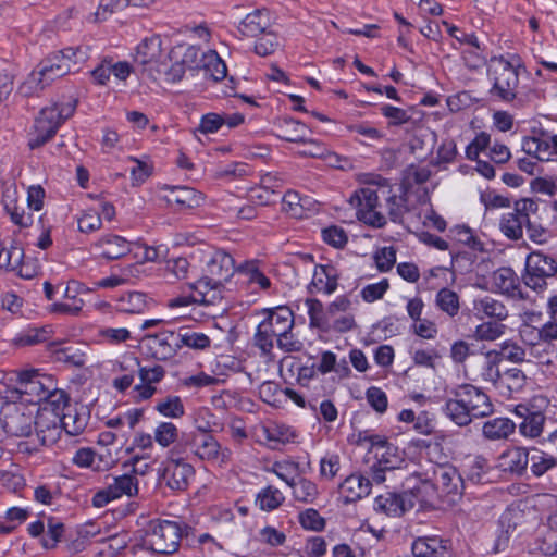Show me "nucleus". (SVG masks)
<instances>
[{
  "label": "nucleus",
  "instance_id": "nucleus-1",
  "mask_svg": "<svg viewBox=\"0 0 557 557\" xmlns=\"http://www.w3.org/2000/svg\"><path fill=\"white\" fill-rule=\"evenodd\" d=\"M448 393L442 410L458 426H468L473 420L488 417L494 411L490 397L472 384H460Z\"/></svg>",
  "mask_w": 557,
  "mask_h": 557
},
{
  "label": "nucleus",
  "instance_id": "nucleus-2",
  "mask_svg": "<svg viewBox=\"0 0 557 557\" xmlns=\"http://www.w3.org/2000/svg\"><path fill=\"white\" fill-rule=\"evenodd\" d=\"M193 531L182 519H152L145 532V546L159 555H172L177 552L183 537Z\"/></svg>",
  "mask_w": 557,
  "mask_h": 557
},
{
  "label": "nucleus",
  "instance_id": "nucleus-3",
  "mask_svg": "<svg viewBox=\"0 0 557 557\" xmlns=\"http://www.w3.org/2000/svg\"><path fill=\"white\" fill-rule=\"evenodd\" d=\"M76 106L77 100L74 99L66 103L54 102L42 108L28 134V148L36 150L50 141L61 125L75 113Z\"/></svg>",
  "mask_w": 557,
  "mask_h": 557
},
{
  "label": "nucleus",
  "instance_id": "nucleus-4",
  "mask_svg": "<svg viewBox=\"0 0 557 557\" xmlns=\"http://www.w3.org/2000/svg\"><path fill=\"white\" fill-rule=\"evenodd\" d=\"M487 78L492 83L488 94L492 99L511 103L517 99L519 72L504 57H493L487 65Z\"/></svg>",
  "mask_w": 557,
  "mask_h": 557
},
{
  "label": "nucleus",
  "instance_id": "nucleus-5",
  "mask_svg": "<svg viewBox=\"0 0 557 557\" xmlns=\"http://www.w3.org/2000/svg\"><path fill=\"white\" fill-rule=\"evenodd\" d=\"M86 59L87 53L82 48L69 47L49 54L38 64L37 69L46 83L51 85L55 79L78 71V64L85 62Z\"/></svg>",
  "mask_w": 557,
  "mask_h": 557
},
{
  "label": "nucleus",
  "instance_id": "nucleus-6",
  "mask_svg": "<svg viewBox=\"0 0 557 557\" xmlns=\"http://www.w3.org/2000/svg\"><path fill=\"white\" fill-rule=\"evenodd\" d=\"M383 177H377L375 182L376 187L370 184L356 190L350 197V203L357 208V218L359 221L375 227L382 228L386 225V218L376 211L379 199L381 196V184Z\"/></svg>",
  "mask_w": 557,
  "mask_h": 557
},
{
  "label": "nucleus",
  "instance_id": "nucleus-7",
  "mask_svg": "<svg viewBox=\"0 0 557 557\" xmlns=\"http://www.w3.org/2000/svg\"><path fill=\"white\" fill-rule=\"evenodd\" d=\"M557 274V260L541 250L530 252L525 259L522 281L533 290L542 292L547 287V278Z\"/></svg>",
  "mask_w": 557,
  "mask_h": 557
},
{
  "label": "nucleus",
  "instance_id": "nucleus-8",
  "mask_svg": "<svg viewBox=\"0 0 557 557\" xmlns=\"http://www.w3.org/2000/svg\"><path fill=\"white\" fill-rule=\"evenodd\" d=\"M12 374L15 376L14 380L17 384L15 392L18 395L30 396L29 401L42 403L55 387L54 379L51 375L40 373L38 369L14 371Z\"/></svg>",
  "mask_w": 557,
  "mask_h": 557
},
{
  "label": "nucleus",
  "instance_id": "nucleus-9",
  "mask_svg": "<svg viewBox=\"0 0 557 557\" xmlns=\"http://www.w3.org/2000/svg\"><path fill=\"white\" fill-rule=\"evenodd\" d=\"M2 428L10 436L32 435L35 418L24 406L11 404L2 409Z\"/></svg>",
  "mask_w": 557,
  "mask_h": 557
},
{
  "label": "nucleus",
  "instance_id": "nucleus-10",
  "mask_svg": "<svg viewBox=\"0 0 557 557\" xmlns=\"http://www.w3.org/2000/svg\"><path fill=\"white\" fill-rule=\"evenodd\" d=\"M429 480L442 495L453 497L461 495L463 480L458 470L447 462L434 465Z\"/></svg>",
  "mask_w": 557,
  "mask_h": 557
},
{
  "label": "nucleus",
  "instance_id": "nucleus-11",
  "mask_svg": "<svg viewBox=\"0 0 557 557\" xmlns=\"http://www.w3.org/2000/svg\"><path fill=\"white\" fill-rule=\"evenodd\" d=\"M374 462L370 466L371 480L377 484L385 481V472L397 469L404 462V459L399 453L397 446L388 443L386 446H382L375 449Z\"/></svg>",
  "mask_w": 557,
  "mask_h": 557
},
{
  "label": "nucleus",
  "instance_id": "nucleus-12",
  "mask_svg": "<svg viewBox=\"0 0 557 557\" xmlns=\"http://www.w3.org/2000/svg\"><path fill=\"white\" fill-rule=\"evenodd\" d=\"M414 495L411 492L400 494L386 492L374 499V510L388 517H400L416 505Z\"/></svg>",
  "mask_w": 557,
  "mask_h": 557
},
{
  "label": "nucleus",
  "instance_id": "nucleus-13",
  "mask_svg": "<svg viewBox=\"0 0 557 557\" xmlns=\"http://www.w3.org/2000/svg\"><path fill=\"white\" fill-rule=\"evenodd\" d=\"M143 342L157 360H169L180 350L178 336L175 331L164 330L156 334H148Z\"/></svg>",
  "mask_w": 557,
  "mask_h": 557
},
{
  "label": "nucleus",
  "instance_id": "nucleus-14",
  "mask_svg": "<svg viewBox=\"0 0 557 557\" xmlns=\"http://www.w3.org/2000/svg\"><path fill=\"white\" fill-rule=\"evenodd\" d=\"M234 272L235 261L230 253L223 250L215 251L207 262L205 269V273L208 277L222 286L234 275Z\"/></svg>",
  "mask_w": 557,
  "mask_h": 557
},
{
  "label": "nucleus",
  "instance_id": "nucleus-15",
  "mask_svg": "<svg viewBox=\"0 0 557 557\" xmlns=\"http://www.w3.org/2000/svg\"><path fill=\"white\" fill-rule=\"evenodd\" d=\"M60 421L57 417L49 416L47 407H41L35 418L36 437L41 446L52 445L60 435Z\"/></svg>",
  "mask_w": 557,
  "mask_h": 557
},
{
  "label": "nucleus",
  "instance_id": "nucleus-16",
  "mask_svg": "<svg viewBox=\"0 0 557 557\" xmlns=\"http://www.w3.org/2000/svg\"><path fill=\"white\" fill-rule=\"evenodd\" d=\"M399 190L400 195L393 193L388 180H382L381 196L386 201L388 218L394 223H401L404 214L408 211L407 190L403 186Z\"/></svg>",
  "mask_w": 557,
  "mask_h": 557
},
{
  "label": "nucleus",
  "instance_id": "nucleus-17",
  "mask_svg": "<svg viewBox=\"0 0 557 557\" xmlns=\"http://www.w3.org/2000/svg\"><path fill=\"white\" fill-rule=\"evenodd\" d=\"M187 434L194 457L207 461L219 458L221 446L212 434L194 432H187Z\"/></svg>",
  "mask_w": 557,
  "mask_h": 557
},
{
  "label": "nucleus",
  "instance_id": "nucleus-18",
  "mask_svg": "<svg viewBox=\"0 0 557 557\" xmlns=\"http://www.w3.org/2000/svg\"><path fill=\"white\" fill-rule=\"evenodd\" d=\"M168 476V486L171 490L184 491L189 484V479L194 476L195 469L187 461H177V459L166 460L164 469Z\"/></svg>",
  "mask_w": 557,
  "mask_h": 557
},
{
  "label": "nucleus",
  "instance_id": "nucleus-19",
  "mask_svg": "<svg viewBox=\"0 0 557 557\" xmlns=\"http://www.w3.org/2000/svg\"><path fill=\"white\" fill-rule=\"evenodd\" d=\"M530 451L522 447H512L504 451L499 458L497 467L511 474L522 475L529 465Z\"/></svg>",
  "mask_w": 557,
  "mask_h": 557
},
{
  "label": "nucleus",
  "instance_id": "nucleus-20",
  "mask_svg": "<svg viewBox=\"0 0 557 557\" xmlns=\"http://www.w3.org/2000/svg\"><path fill=\"white\" fill-rule=\"evenodd\" d=\"M263 321L276 333V339L294 329V313L285 306L264 309Z\"/></svg>",
  "mask_w": 557,
  "mask_h": 557
},
{
  "label": "nucleus",
  "instance_id": "nucleus-21",
  "mask_svg": "<svg viewBox=\"0 0 557 557\" xmlns=\"http://www.w3.org/2000/svg\"><path fill=\"white\" fill-rule=\"evenodd\" d=\"M305 305L308 308L309 325L311 329H318L322 332H330V323L335 318L334 310H331V304L324 307L317 298H307Z\"/></svg>",
  "mask_w": 557,
  "mask_h": 557
},
{
  "label": "nucleus",
  "instance_id": "nucleus-22",
  "mask_svg": "<svg viewBox=\"0 0 557 557\" xmlns=\"http://www.w3.org/2000/svg\"><path fill=\"white\" fill-rule=\"evenodd\" d=\"M446 550L447 541L436 535L418 537L411 545L414 557H443Z\"/></svg>",
  "mask_w": 557,
  "mask_h": 557
},
{
  "label": "nucleus",
  "instance_id": "nucleus-23",
  "mask_svg": "<svg viewBox=\"0 0 557 557\" xmlns=\"http://www.w3.org/2000/svg\"><path fill=\"white\" fill-rule=\"evenodd\" d=\"M164 189L170 190V195L165 197L169 203H176L181 209H191L200 206L203 196L198 190L186 186H169Z\"/></svg>",
  "mask_w": 557,
  "mask_h": 557
},
{
  "label": "nucleus",
  "instance_id": "nucleus-24",
  "mask_svg": "<svg viewBox=\"0 0 557 557\" xmlns=\"http://www.w3.org/2000/svg\"><path fill=\"white\" fill-rule=\"evenodd\" d=\"M371 480L361 474H351L341 484V492L347 503H352L366 497L371 492Z\"/></svg>",
  "mask_w": 557,
  "mask_h": 557
},
{
  "label": "nucleus",
  "instance_id": "nucleus-25",
  "mask_svg": "<svg viewBox=\"0 0 557 557\" xmlns=\"http://www.w3.org/2000/svg\"><path fill=\"white\" fill-rule=\"evenodd\" d=\"M269 26V12L265 9H257L245 16L238 26V30L246 37H256L264 33Z\"/></svg>",
  "mask_w": 557,
  "mask_h": 557
},
{
  "label": "nucleus",
  "instance_id": "nucleus-26",
  "mask_svg": "<svg viewBox=\"0 0 557 557\" xmlns=\"http://www.w3.org/2000/svg\"><path fill=\"white\" fill-rule=\"evenodd\" d=\"M138 461V457H134L132 459V472L134 474L125 473L123 475L115 476L113 483L109 485L110 492L114 494L115 498H120L123 495L133 497L138 494V479L136 476L137 470L135 468Z\"/></svg>",
  "mask_w": 557,
  "mask_h": 557
},
{
  "label": "nucleus",
  "instance_id": "nucleus-27",
  "mask_svg": "<svg viewBox=\"0 0 557 557\" xmlns=\"http://www.w3.org/2000/svg\"><path fill=\"white\" fill-rule=\"evenodd\" d=\"M473 310L476 317L483 319L484 317L493 318L496 321H503L508 317L506 306L493 298L492 296H484L473 301Z\"/></svg>",
  "mask_w": 557,
  "mask_h": 557
},
{
  "label": "nucleus",
  "instance_id": "nucleus-28",
  "mask_svg": "<svg viewBox=\"0 0 557 557\" xmlns=\"http://www.w3.org/2000/svg\"><path fill=\"white\" fill-rule=\"evenodd\" d=\"M277 137L289 143H304L306 139V125L293 117H282L275 123Z\"/></svg>",
  "mask_w": 557,
  "mask_h": 557
},
{
  "label": "nucleus",
  "instance_id": "nucleus-29",
  "mask_svg": "<svg viewBox=\"0 0 557 557\" xmlns=\"http://www.w3.org/2000/svg\"><path fill=\"white\" fill-rule=\"evenodd\" d=\"M89 412L82 407V411L70 406L59 418L60 424L70 435H78L84 432L88 424Z\"/></svg>",
  "mask_w": 557,
  "mask_h": 557
},
{
  "label": "nucleus",
  "instance_id": "nucleus-30",
  "mask_svg": "<svg viewBox=\"0 0 557 557\" xmlns=\"http://www.w3.org/2000/svg\"><path fill=\"white\" fill-rule=\"evenodd\" d=\"M98 246L102 249L101 256L107 260H117L131 251L128 242L119 235L103 236Z\"/></svg>",
  "mask_w": 557,
  "mask_h": 557
},
{
  "label": "nucleus",
  "instance_id": "nucleus-31",
  "mask_svg": "<svg viewBox=\"0 0 557 557\" xmlns=\"http://www.w3.org/2000/svg\"><path fill=\"white\" fill-rule=\"evenodd\" d=\"M189 287L199 296V298H197L199 304L212 305L221 297L220 292L223 286L210 280V277L203 273L199 280L189 284Z\"/></svg>",
  "mask_w": 557,
  "mask_h": 557
},
{
  "label": "nucleus",
  "instance_id": "nucleus-32",
  "mask_svg": "<svg viewBox=\"0 0 557 557\" xmlns=\"http://www.w3.org/2000/svg\"><path fill=\"white\" fill-rule=\"evenodd\" d=\"M495 287L505 295L516 296L520 282L516 272L509 267L497 269L492 276Z\"/></svg>",
  "mask_w": 557,
  "mask_h": 557
},
{
  "label": "nucleus",
  "instance_id": "nucleus-33",
  "mask_svg": "<svg viewBox=\"0 0 557 557\" xmlns=\"http://www.w3.org/2000/svg\"><path fill=\"white\" fill-rule=\"evenodd\" d=\"M148 307V296L141 292H127L116 299V309L124 313L139 314Z\"/></svg>",
  "mask_w": 557,
  "mask_h": 557
},
{
  "label": "nucleus",
  "instance_id": "nucleus-34",
  "mask_svg": "<svg viewBox=\"0 0 557 557\" xmlns=\"http://www.w3.org/2000/svg\"><path fill=\"white\" fill-rule=\"evenodd\" d=\"M516 424L508 418H494L483 424L482 432L490 441L506 440L515 432Z\"/></svg>",
  "mask_w": 557,
  "mask_h": 557
},
{
  "label": "nucleus",
  "instance_id": "nucleus-35",
  "mask_svg": "<svg viewBox=\"0 0 557 557\" xmlns=\"http://www.w3.org/2000/svg\"><path fill=\"white\" fill-rule=\"evenodd\" d=\"M162 51V39L159 35L145 38L137 46L135 61L146 65L158 60Z\"/></svg>",
  "mask_w": 557,
  "mask_h": 557
},
{
  "label": "nucleus",
  "instance_id": "nucleus-36",
  "mask_svg": "<svg viewBox=\"0 0 557 557\" xmlns=\"http://www.w3.org/2000/svg\"><path fill=\"white\" fill-rule=\"evenodd\" d=\"M206 77L220 82L226 77L227 66L222 58L214 50H209L202 55V66Z\"/></svg>",
  "mask_w": 557,
  "mask_h": 557
},
{
  "label": "nucleus",
  "instance_id": "nucleus-37",
  "mask_svg": "<svg viewBox=\"0 0 557 557\" xmlns=\"http://www.w3.org/2000/svg\"><path fill=\"white\" fill-rule=\"evenodd\" d=\"M515 210L503 215L500 219V231L502 233L511 240L521 239L523 236V227L527 221L521 219Z\"/></svg>",
  "mask_w": 557,
  "mask_h": 557
},
{
  "label": "nucleus",
  "instance_id": "nucleus-38",
  "mask_svg": "<svg viewBox=\"0 0 557 557\" xmlns=\"http://www.w3.org/2000/svg\"><path fill=\"white\" fill-rule=\"evenodd\" d=\"M262 320L253 335V345L260 350L263 357H272L274 348V338L276 333Z\"/></svg>",
  "mask_w": 557,
  "mask_h": 557
},
{
  "label": "nucleus",
  "instance_id": "nucleus-39",
  "mask_svg": "<svg viewBox=\"0 0 557 557\" xmlns=\"http://www.w3.org/2000/svg\"><path fill=\"white\" fill-rule=\"evenodd\" d=\"M499 363L500 357L496 354V350H491L485 354L481 370V376L483 381L491 382L494 386L503 384V375L500 374L498 368Z\"/></svg>",
  "mask_w": 557,
  "mask_h": 557
},
{
  "label": "nucleus",
  "instance_id": "nucleus-40",
  "mask_svg": "<svg viewBox=\"0 0 557 557\" xmlns=\"http://www.w3.org/2000/svg\"><path fill=\"white\" fill-rule=\"evenodd\" d=\"M42 401L45 403L42 407L48 408L49 416L57 418H60L71 406L69 395L57 386Z\"/></svg>",
  "mask_w": 557,
  "mask_h": 557
},
{
  "label": "nucleus",
  "instance_id": "nucleus-41",
  "mask_svg": "<svg viewBox=\"0 0 557 557\" xmlns=\"http://www.w3.org/2000/svg\"><path fill=\"white\" fill-rule=\"evenodd\" d=\"M435 305L441 311L453 318L458 314L460 309L459 296L456 292L443 287L436 294Z\"/></svg>",
  "mask_w": 557,
  "mask_h": 557
},
{
  "label": "nucleus",
  "instance_id": "nucleus-42",
  "mask_svg": "<svg viewBox=\"0 0 557 557\" xmlns=\"http://www.w3.org/2000/svg\"><path fill=\"white\" fill-rule=\"evenodd\" d=\"M176 333L180 349L186 346L191 349L202 350L208 348L211 344V339L205 333H197L186 327H181Z\"/></svg>",
  "mask_w": 557,
  "mask_h": 557
},
{
  "label": "nucleus",
  "instance_id": "nucleus-43",
  "mask_svg": "<svg viewBox=\"0 0 557 557\" xmlns=\"http://www.w3.org/2000/svg\"><path fill=\"white\" fill-rule=\"evenodd\" d=\"M289 486L293 488L294 498L301 503L311 504L319 495L315 483L306 478H298Z\"/></svg>",
  "mask_w": 557,
  "mask_h": 557
},
{
  "label": "nucleus",
  "instance_id": "nucleus-44",
  "mask_svg": "<svg viewBox=\"0 0 557 557\" xmlns=\"http://www.w3.org/2000/svg\"><path fill=\"white\" fill-rule=\"evenodd\" d=\"M284 499L285 497L281 491L270 485L257 494L256 503L259 505L261 510L272 511L278 508L283 504Z\"/></svg>",
  "mask_w": 557,
  "mask_h": 557
},
{
  "label": "nucleus",
  "instance_id": "nucleus-45",
  "mask_svg": "<svg viewBox=\"0 0 557 557\" xmlns=\"http://www.w3.org/2000/svg\"><path fill=\"white\" fill-rule=\"evenodd\" d=\"M50 331L47 327H32L20 333L13 343L17 347L34 346L46 342L49 338Z\"/></svg>",
  "mask_w": 557,
  "mask_h": 557
},
{
  "label": "nucleus",
  "instance_id": "nucleus-46",
  "mask_svg": "<svg viewBox=\"0 0 557 557\" xmlns=\"http://www.w3.org/2000/svg\"><path fill=\"white\" fill-rule=\"evenodd\" d=\"M154 409L163 417L172 419H178L185 413L183 401L178 396H168L159 400Z\"/></svg>",
  "mask_w": 557,
  "mask_h": 557
},
{
  "label": "nucleus",
  "instance_id": "nucleus-47",
  "mask_svg": "<svg viewBox=\"0 0 557 557\" xmlns=\"http://www.w3.org/2000/svg\"><path fill=\"white\" fill-rule=\"evenodd\" d=\"M545 420L546 418L542 411L533 409L527 420H523L519 425L521 434L529 437L539 436L543 431Z\"/></svg>",
  "mask_w": 557,
  "mask_h": 557
},
{
  "label": "nucleus",
  "instance_id": "nucleus-48",
  "mask_svg": "<svg viewBox=\"0 0 557 557\" xmlns=\"http://www.w3.org/2000/svg\"><path fill=\"white\" fill-rule=\"evenodd\" d=\"M529 462H531V471L535 476H541L549 469L556 466V458L537 449H532Z\"/></svg>",
  "mask_w": 557,
  "mask_h": 557
},
{
  "label": "nucleus",
  "instance_id": "nucleus-49",
  "mask_svg": "<svg viewBox=\"0 0 557 557\" xmlns=\"http://www.w3.org/2000/svg\"><path fill=\"white\" fill-rule=\"evenodd\" d=\"M48 86L49 84L46 83L40 72L36 70L29 73L26 79L18 86L17 92L23 97H30L37 95Z\"/></svg>",
  "mask_w": 557,
  "mask_h": 557
},
{
  "label": "nucleus",
  "instance_id": "nucleus-50",
  "mask_svg": "<svg viewBox=\"0 0 557 557\" xmlns=\"http://www.w3.org/2000/svg\"><path fill=\"white\" fill-rule=\"evenodd\" d=\"M449 236L474 250H483V244L473 235L471 228L466 225L454 226L449 230Z\"/></svg>",
  "mask_w": 557,
  "mask_h": 557
},
{
  "label": "nucleus",
  "instance_id": "nucleus-51",
  "mask_svg": "<svg viewBox=\"0 0 557 557\" xmlns=\"http://www.w3.org/2000/svg\"><path fill=\"white\" fill-rule=\"evenodd\" d=\"M500 321H488L479 324L474 331V337L479 341H495L500 337L506 326Z\"/></svg>",
  "mask_w": 557,
  "mask_h": 557
},
{
  "label": "nucleus",
  "instance_id": "nucleus-52",
  "mask_svg": "<svg viewBox=\"0 0 557 557\" xmlns=\"http://www.w3.org/2000/svg\"><path fill=\"white\" fill-rule=\"evenodd\" d=\"M173 444V447L169 450L168 460L177 459V461H186L193 456V448L187 432L178 435Z\"/></svg>",
  "mask_w": 557,
  "mask_h": 557
},
{
  "label": "nucleus",
  "instance_id": "nucleus-53",
  "mask_svg": "<svg viewBox=\"0 0 557 557\" xmlns=\"http://www.w3.org/2000/svg\"><path fill=\"white\" fill-rule=\"evenodd\" d=\"M298 520L304 529L314 532L323 531L326 524L325 519L313 508L299 512Z\"/></svg>",
  "mask_w": 557,
  "mask_h": 557
},
{
  "label": "nucleus",
  "instance_id": "nucleus-54",
  "mask_svg": "<svg viewBox=\"0 0 557 557\" xmlns=\"http://www.w3.org/2000/svg\"><path fill=\"white\" fill-rule=\"evenodd\" d=\"M178 430L172 422H161L154 430L153 438L162 447H169L175 443Z\"/></svg>",
  "mask_w": 557,
  "mask_h": 557
},
{
  "label": "nucleus",
  "instance_id": "nucleus-55",
  "mask_svg": "<svg viewBox=\"0 0 557 557\" xmlns=\"http://www.w3.org/2000/svg\"><path fill=\"white\" fill-rule=\"evenodd\" d=\"M48 530L41 539L45 548H53L63 535L64 524L55 518L48 519Z\"/></svg>",
  "mask_w": 557,
  "mask_h": 557
},
{
  "label": "nucleus",
  "instance_id": "nucleus-56",
  "mask_svg": "<svg viewBox=\"0 0 557 557\" xmlns=\"http://www.w3.org/2000/svg\"><path fill=\"white\" fill-rule=\"evenodd\" d=\"M496 354L499 355L500 361L508 360L513 363H521L525 361L527 355L523 347L508 341L500 345V350L496 351Z\"/></svg>",
  "mask_w": 557,
  "mask_h": 557
},
{
  "label": "nucleus",
  "instance_id": "nucleus-57",
  "mask_svg": "<svg viewBox=\"0 0 557 557\" xmlns=\"http://www.w3.org/2000/svg\"><path fill=\"white\" fill-rule=\"evenodd\" d=\"M503 383H506L510 393H518L524 388L527 384V375L522 370L511 368L505 371L503 375Z\"/></svg>",
  "mask_w": 557,
  "mask_h": 557
},
{
  "label": "nucleus",
  "instance_id": "nucleus-58",
  "mask_svg": "<svg viewBox=\"0 0 557 557\" xmlns=\"http://www.w3.org/2000/svg\"><path fill=\"white\" fill-rule=\"evenodd\" d=\"M323 240L334 248H344L348 242V236L343 227L332 225L322 230Z\"/></svg>",
  "mask_w": 557,
  "mask_h": 557
},
{
  "label": "nucleus",
  "instance_id": "nucleus-59",
  "mask_svg": "<svg viewBox=\"0 0 557 557\" xmlns=\"http://www.w3.org/2000/svg\"><path fill=\"white\" fill-rule=\"evenodd\" d=\"M369 405L377 412L384 413L387 409L388 399L386 393L376 386H371L366 392Z\"/></svg>",
  "mask_w": 557,
  "mask_h": 557
},
{
  "label": "nucleus",
  "instance_id": "nucleus-60",
  "mask_svg": "<svg viewBox=\"0 0 557 557\" xmlns=\"http://www.w3.org/2000/svg\"><path fill=\"white\" fill-rule=\"evenodd\" d=\"M374 260L380 272H388L396 262V249L393 246L383 247L375 252Z\"/></svg>",
  "mask_w": 557,
  "mask_h": 557
},
{
  "label": "nucleus",
  "instance_id": "nucleus-61",
  "mask_svg": "<svg viewBox=\"0 0 557 557\" xmlns=\"http://www.w3.org/2000/svg\"><path fill=\"white\" fill-rule=\"evenodd\" d=\"M380 110L382 115L389 120V126H400L408 123L411 119L406 110L391 104H384Z\"/></svg>",
  "mask_w": 557,
  "mask_h": 557
},
{
  "label": "nucleus",
  "instance_id": "nucleus-62",
  "mask_svg": "<svg viewBox=\"0 0 557 557\" xmlns=\"http://www.w3.org/2000/svg\"><path fill=\"white\" fill-rule=\"evenodd\" d=\"M389 288L387 278H383L377 283L369 284L361 290V297L366 302H373L383 298L384 294Z\"/></svg>",
  "mask_w": 557,
  "mask_h": 557
},
{
  "label": "nucleus",
  "instance_id": "nucleus-63",
  "mask_svg": "<svg viewBox=\"0 0 557 557\" xmlns=\"http://www.w3.org/2000/svg\"><path fill=\"white\" fill-rule=\"evenodd\" d=\"M55 359L60 362L67 363L70 366L81 368L85 364L84 354L75 350L72 347H64L55 351Z\"/></svg>",
  "mask_w": 557,
  "mask_h": 557
},
{
  "label": "nucleus",
  "instance_id": "nucleus-64",
  "mask_svg": "<svg viewBox=\"0 0 557 557\" xmlns=\"http://www.w3.org/2000/svg\"><path fill=\"white\" fill-rule=\"evenodd\" d=\"M205 53L206 52H202L199 47L188 46L186 47L180 61L188 70H200L202 66V55Z\"/></svg>",
  "mask_w": 557,
  "mask_h": 557
}]
</instances>
